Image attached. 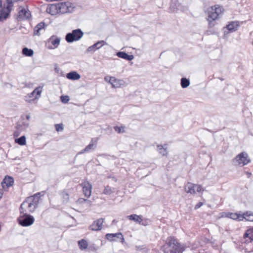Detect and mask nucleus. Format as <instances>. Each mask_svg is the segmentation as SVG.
Here are the masks:
<instances>
[{
  "mask_svg": "<svg viewBox=\"0 0 253 253\" xmlns=\"http://www.w3.org/2000/svg\"><path fill=\"white\" fill-rule=\"evenodd\" d=\"M162 250L164 253H179L182 252L180 244L175 239L171 237L167 239Z\"/></svg>",
  "mask_w": 253,
  "mask_h": 253,
  "instance_id": "nucleus-1",
  "label": "nucleus"
},
{
  "mask_svg": "<svg viewBox=\"0 0 253 253\" xmlns=\"http://www.w3.org/2000/svg\"><path fill=\"white\" fill-rule=\"evenodd\" d=\"M223 11V8L218 5L211 6L208 9V18L207 20L211 27L213 26L214 24L212 23V22L218 18Z\"/></svg>",
  "mask_w": 253,
  "mask_h": 253,
  "instance_id": "nucleus-2",
  "label": "nucleus"
},
{
  "mask_svg": "<svg viewBox=\"0 0 253 253\" xmlns=\"http://www.w3.org/2000/svg\"><path fill=\"white\" fill-rule=\"evenodd\" d=\"M17 221L20 225L27 227L34 223L35 218L32 215L26 212H24L20 214V215L17 218Z\"/></svg>",
  "mask_w": 253,
  "mask_h": 253,
  "instance_id": "nucleus-3",
  "label": "nucleus"
},
{
  "mask_svg": "<svg viewBox=\"0 0 253 253\" xmlns=\"http://www.w3.org/2000/svg\"><path fill=\"white\" fill-rule=\"evenodd\" d=\"M84 33L81 29L73 30L71 32L68 33L65 36V40L68 43L80 40L83 36Z\"/></svg>",
  "mask_w": 253,
  "mask_h": 253,
  "instance_id": "nucleus-4",
  "label": "nucleus"
},
{
  "mask_svg": "<svg viewBox=\"0 0 253 253\" xmlns=\"http://www.w3.org/2000/svg\"><path fill=\"white\" fill-rule=\"evenodd\" d=\"M250 162V160L248 157V155L246 152H242L238 154L233 160L232 163L234 165H241L243 166L247 165Z\"/></svg>",
  "mask_w": 253,
  "mask_h": 253,
  "instance_id": "nucleus-5",
  "label": "nucleus"
},
{
  "mask_svg": "<svg viewBox=\"0 0 253 253\" xmlns=\"http://www.w3.org/2000/svg\"><path fill=\"white\" fill-rule=\"evenodd\" d=\"M57 4L59 13L61 14L71 13L74 8L72 6V4L68 1L58 2Z\"/></svg>",
  "mask_w": 253,
  "mask_h": 253,
  "instance_id": "nucleus-6",
  "label": "nucleus"
},
{
  "mask_svg": "<svg viewBox=\"0 0 253 253\" xmlns=\"http://www.w3.org/2000/svg\"><path fill=\"white\" fill-rule=\"evenodd\" d=\"M37 208L33 204L31 203L28 202V201L25 200L20 205L19 211L20 213L22 214L24 212H33L35 209Z\"/></svg>",
  "mask_w": 253,
  "mask_h": 253,
  "instance_id": "nucleus-7",
  "label": "nucleus"
},
{
  "mask_svg": "<svg viewBox=\"0 0 253 253\" xmlns=\"http://www.w3.org/2000/svg\"><path fill=\"white\" fill-rule=\"evenodd\" d=\"M60 42V38L56 36H52L49 38L46 42L45 45L47 48L53 49L57 48Z\"/></svg>",
  "mask_w": 253,
  "mask_h": 253,
  "instance_id": "nucleus-8",
  "label": "nucleus"
},
{
  "mask_svg": "<svg viewBox=\"0 0 253 253\" xmlns=\"http://www.w3.org/2000/svg\"><path fill=\"white\" fill-rule=\"evenodd\" d=\"M202 190L201 186L188 182L185 186V191L187 193L195 194Z\"/></svg>",
  "mask_w": 253,
  "mask_h": 253,
  "instance_id": "nucleus-9",
  "label": "nucleus"
},
{
  "mask_svg": "<svg viewBox=\"0 0 253 253\" xmlns=\"http://www.w3.org/2000/svg\"><path fill=\"white\" fill-rule=\"evenodd\" d=\"M171 3L170 4L169 9L171 12H175L177 10L184 11L187 10V7L181 5L178 2V0H171Z\"/></svg>",
  "mask_w": 253,
  "mask_h": 253,
  "instance_id": "nucleus-10",
  "label": "nucleus"
},
{
  "mask_svg": "<svg viewBox=\"0 0 253 253\" xmlns=\"http://www.w3.org/2000/svg\"><path fill=\"white\" fill-rule=\"evenodd\" d=\"M44 194V192L42 191L41 192H38L35 194H34L33 196L29 197L27 198L25 200H26L28 202L31 203L32 204H33V205L36 207H37L39 201L40 200V197L41 196H43Z\"/></svg>",
  "mask_w": 253,
  "mask_h": 253,
  "instance_id": "nucleus-11",
  "label": "nucleus"
},
{
  "mask_svg": "<svg viewBox=\"0 0 253 253\" xmlns=\"http://www.w3.org/2000/svg\"><path fill=\"white\" fill-rule=\"evenodd\" d=\"M105 237L107 240L111 242L116 241V239H120L121 240L122 243L125 242L124 238L122 234L120 232L114 234L107 233L106 234Z\"/></svg>",
  "mask_w": 253,
  "mask_h": 253,
  "instance_id": "nucleus-12",
  "label": "nucleus"
},
{
  "mask_svg": "<svg viewBox=\"0 0 253 253\" xmlns=\"http://www.w3.org/2000/svg\"><path fill=\"white\" fill-rule=\"evenodd\" d=\"M104 221L103 218H99L95 220L89 226V229L92 231H100L102 229V225Z\"/></svg>",
  "mask_w": 253,
  "mask_h": 253,
  "instance_id": "nucleus-13",
  "label": "nucleus"
},
{
  "mask_svg": "<svg viewBox=\"0 0 253 253\" xmlns=\"http://www.w3.org/2000/svg\"><path fill=\"white\" fill-rule=\"evenodd\" d=\"M83 187V192L84 195L87 198H89L91 194V185L88 182H84L81 184Z\"/></svg>",
  "mask_w": 253,
  "mask_h": 253,
  "instance_id": "nucleus-14",
  "label": "nucleus"
},
{
  "mask_svg": "<svg viewBox=\"0 0 253 253\" xmlns=\"http://www.w3.org/2000/svg\"><path fill=\"white\" fill-rule=\"evenodd\" d=\"M18 16V20H23L29 19L31 16V13L28 9L22 8L19 10Z\"/></svg>",
  "mask_w": 253,
  "mask_h": 253,
  "instance_id": "nucleus-15",
  "label": "nucleus"
},
{
  "mask_svg": "<svg viewBox=\"0 0 253 253\" xmlns=\"http://www.w3.org/2000/svg\"><path fill=\"white\" fill-rule=\"evenodd\" d=\"M105 44H106V42L104 41H98L92 45L89 46L87 48L85 52H94L96 49H99Z\"/></svg>",
  "mask_w": 253,
  "mask_h": 253,
  "instance_id": "nucleus-16",
  "label": "nucleus"
},
{
  "mask_svg": "<svg viewBox=\"0 0 253 253\" xmlns=\"http://www.w3.org/2000/svg\"><path fill=\"white\" fill-rule=\"evenodd\" d=\"M46 11L52 15H55L59 13L57 3L48 5L46 8Z\"/></svg>",
  "mask_w": 253,
  "mask_h": 253,
  "instance_id": "nucleus-17",
  "label": "nucleus"
},
{
  "mask_svg": "<svg viewBox=\"0 0 253 253\" xmlns=\"http://www.w3.org/2000/svg\"><path fill=\"white\" fill-rule=\"evenodd\" d=\"M239 26V22L232 21L228 25H227L226 28L229 32H233L237 30Z\"/></svg>",
  "mask_w": 253,
  "mask_h": 253,
  "instance_id": "nucleus-18",
  "label": "nucleus"
},
{
  "mask_svg": "<svg viewBox=\"0 0 253 253\" xmlns=\"http://www.w3.org/2000/svg\"><path fill=\"white\" fill-rule=\"evenodd\" d=\"M117 56L127 61H131L134 58V56L132 55H128L126 52L124 51H119L116 54Z\"/></svg>",
  "mask_w": 253,
  "mask_h": 253,
  "instance_id": "nucleus-19",
  "label": "nucleus"
},
{
  "mask_svg": "<svg viewBox=\"0 0 253 253\" xmlns=\"http://www.w3.org/2000/svg\"><path fill=\"white\" fill-rule=\"evenodd\" d=\"M14 183V179L12 177L7 176L5 177L4 179L3 180V181L1 182V185L3 188L4 187V184L7 187H9L13 185Z\"/></svg>",
  "mask_w": 253,
  "mask_h": 253,
  "instance_id": "nucleus-20",
  "label": "nucleus"
},
{
  "mask_svg": "<svg viewBox=\"0 0 253 253\" xmlns=\"http://www.w3.org/2000/svg\"><path fill=\"white\" fill-rule=\"evenodd\" d=\"M45 23L43 22H40L37 25L34 29V34L35 35L40 36V31L44 29Z\"/></svg>",
  "mask_w": 253,
  "mask_h": 253,
  "instance_id": "nucleus-21",
  "label": "nucleus"
},
{
  "mask_svg": "<svg viewBox=\"0 0 253 253\" xmlns=\"http://www.w3.org/2000/svg\"><path fill=\"white\" fill-rule=\"evenodd\" d=\"M9 15V12H6L4 8L2 6L1 0H0V21L6 19Z\"/></svg>",
  "mask_w": 253,
  "mask_h": 253,
  "instance_id": "nucleus-22",
  "label": "nucleus"
},
{
  "mask_svg": "<svg viewBox=\"0 0 253 253\" xmlns=\"http://www.w3.org/2000/svg\"><path fill=\"white\" fill-rule=\"evenodd\" d=\"M243 218H241V221L245 219L246 221H253V212L251 211H247L242 214Z\"/></svg>",
  "mask_w": 253,
  "mask_h": 253,
  "instance_id": "nucleus-23",
  "label": "nucleus"
},
{
  "mask_svg": "<svg viewBox=\"0 0 253 253\" xmlns=\"http://www.w3.org/2000/svg\"><path fill=\"white\" fill-rule=\"evenodd\" d=\"M66 77L70 80H77L80 79V75L76 71H72L68 73Z\"/></svg>",
  "mask_w": 253,
  "mask_h": 253,
  "instance_id": "nucleus-24",
  "label": "nucleus"
},
{
  "mask_svg": "<svg viewBox=\"0 0 253 253\" xmlns=\"http://www.w3.org/2000/svg\"><path fill=\"white\" fill-rule=\"evenodd\" d=\"M142 217V215H138L135 214H131L130 215H128L127 218L129 219L133 220L136 222H138L140 224L141 222V218Z\"/></svg>",
  "mask_w": 253,
  "mask_h": 253,
  "instance_id": "nucleus-25",
  "label": "nucleus"
},
{
  "mask_svg": "<svg viewBox=\"0 0 253 253\" xmlns=\"http://www.w3.org/2000/svg\"><path fill=\"white\" fill-rule=\"evenodd\" d=\"M227 217L241 221V218H243L242 214H238L237 213H229L227 215Z\"/></svg>",
  "mask_w": 253,
  "mask_h": 253,
  "instance_id": "nucleus-26",
  "label": "nucleus"
},
{
  "mask_svg": "<svg viewBox=\"0 0 253 253\" xmlns=\"http://www.w3.org/2000/svg\"><path fill=\"white\" fill-rule=\"evenodd\" d=\"M122 81H120L119 80L116 79L115 77H109V81L108 82L110 83L113 87H119V84H115V83L117 82H121Z\"/></svg>",
  "mask_w": 253,
  "mask_h": 253,
  "instance_id": "nucleus-27",
  "label": "nucleus"
},
{
  "mask_svg": "<svg viewBox=\"0 0 253 253\" xmlns=\"http://www.w3.org/2000/svg\"><path fill=\"white\" fill-rule=\"evenodd\" d=\"M22 53L26 56L31 57L34 54V51L32 49L24 47L22 49Z\"/></svg>",
  "mask_w": 253,
  "mask_h": 253,
  "instance_id": "nucleus-28",
  "label": "nucleus"
},
{
  "mask_svg": "<svg viewBox=\"0 0 253 253\" xmlns=\"http://www.w3.org/2000/svg\"><path fill=\"white\" fill-rule=\"evenodd\" d=\"M180 84L182 88H186L190 85V81L187 78H182L180 81Z\"/></svg>",
  "mask_w": 253,
  "mask_h": 253,
  "instance_id": "nucleus-29",
  "label": "nucleus"
},
{
  "mask_svg": "<svg viewBox=\"0 0 253 253\" xmlns=\"http://www.w3.org/2000/svg\"><path fill=\"white\" fill-rule=\"evenodd\" d=\"M78 245L81 250H84L87 248L88 244L85 240L82 239L78 242Z\"/></svg>",
  "mask_w": 253,
  "mask_h": 253,
  "instance_id": "nucleus-30",
  "label": "nucleus"
},
{
  "mask_svg": "<svg viewBox=\"0 0 253 253\" xmlns=\"http://www.w3.org/2000/svg\"><path fill=\"white\" fill-rule=\"evenodd\" d=\"M158 150L160 154L162 156H167L168 152L167 148H164L162 145H158L157 146Z\"/></svg>",
  "mask_w": 253,
  "mask_h": 253,
  "instance_id": "nucleus-31",
  "label": "nucleus"
},
{
  "mask_svg": "<svg viewBox=\"0 0 253 253\" xmlns=\"http://www.w3.org/2000/svg\"><path fill=\"white\" fill-rule=\"evenodd\" d=\"M15 141L16 143L20 145H24L26 144V137L24 135L20 136L19 138L15 139Z\"/></svg>",
  "mask_w": 253,
  "mask_h": 253,
  "instance_id": "nucleus-32",
  "label": "nucleus"
},
{
  "mask_svg": "<svg viewBox=\"0 0 253 253\" xmlns=\"http://www.w3.org/2000/svg\"><path fill=\"white\" fill-rule=\"evenodd\" d=\"M114 188L112 189L109 186H106L104 187L103 193L105 195H110L114 192Z\"/></svg>",
  "mask_w": 253,
  "mask_h": 253,
  "instance_id": "nucleus-33",
  "label": "nucleus"
},
{
  "mask_svg": "<svg viewBox=\"0 0 253 253\" xmlns=\"http://www.w3.org/2000/svg\"><path fill=\"white\" fill-rule=\"evenodd\" d=\"M152 222V221L148 218H141V222L140 223V225H143V226H147L150 225Z\"/></svg>",
  "mask_w": 253,
  "mask_h": 253,
  "instance_id": "nucleus-34",
  "label": "nucleus"
},
{
  "mask_svg": "<svg viewBox=\"0 0 253 253\" xmlns=\"http://www.w3.org/2000/svg\"><path fill=\"white\" fill-rule=\"evenodd\" d=\"M63 198V203L64 204L67 203L69 199V195L66 192H63L62 194Z\"/></svg>",
  "mask_w": 253,
  "mask_h": 253,
  "instance_id": "nucleus-35",
  "label": "nucleus"
},
{
  "mask_svg": "<svg viewBox=\"0 0 253 253\" xmlns=\"http://www.w3.org/2000/svg\"><path fill=\"white\" fill-rule=\"evenodd\" d=\"M114 130L119 133H123L125 132V127L123 126H115L114 127Z\"/></svg>",
  "mask_w": 253,
  "mask_h": 253,
  "instance_id": "nucleus-36",
  "label": "nucleus"
},
{
  "mask_svg": "<svg viewBox=\"0 0 253 253\" xmlns=\"http://www.w3.org/2000/svg\"><path fill=\"white\" fill-rule=\"evenodd\" d=\"M94 145L92 143H89L86 147L84 149V151L89 152L91 150L94 149Z\"/></svg>",
  "mask_w": 253,
  "mask_h": 253,
  "instance_id": "nucleus-37",
  "label": "nucleus"
},
{
  "mask_svg": "<svg viewBox=\"0 0 253 253\" xmlns=\"http://www.w3.org/2000/svg\"><path fill=\"white\" fill-rule=\"evenodd\" d=\"M60 99L63 103H66L69 101L70 98L67 95H62L60 97Z\"/></svg>",
  "mask_w": 253,
  "mask_h": 253,
  "instance_id": "nucleus-38",
  "label": "nucleus"
},
{
  "mask_svg": "<svg viewBox=\"0 0 253 253\" xmlns=\"http://www.w3.org/2000/svg\"><path fill=\"white\" fill-rule=\"evenodd\" d=\"M7 12H10V7L13 6L12 1L11 0H7Z\"/></svg>",
  "mask_w": 253,
  "mask_h": 253,
  "instance_id": "nucleus-39",
  "label": "nucleus"
},
{
  "mask_svg": "<svg viewBox=\"0 0 253 253\" xmlns=\"http://www.w3.org/2000/svg\"><path fill=\"white\" fill-rule=\"evenodd\" d=\"M251 230L250 229L247 230L246 233L244 235V238H249L251 240Z\"/></svg>",
  "mask_w": 253,
  "mask_h": 253,
  "instance_id": "nucleus-40",
  "label": "nucleus"
},
{
  "mask_svg": "<svg viewBox=\"0 0 253 253\" xmlns=\"http://www.w3.org/2000/svg\"><path fill=\"white\" fill-rule=\"evenodd\" d=\"M56 130L57 131H62L63 130V127L62 124H56L55 125Z\"/></svg>",
  "mask_w": 253,
  "mask_h": 253,
  "instance_id": "nucleus-41",
  "label": "nucleus"
},
{
  "mask_svg": "<svg viewBox=\"0 0 253 253\" xmlns=\"http://www.w3.org/2000/svg\"><path fill=\"white\" fill-rule=\"evenodd\" d=\"M78 201L80 203H83L84 202H87L88 203V204H90V203H91V201H90L88 200L87 199H84V198H80L78 200Z\"/></svg>",
  "mask_w": 253,
  "mask_h": 253,
  "instance_id": "nucleus-42",
  "label": "nucleus"
},
{
  "mask_svg": "<svg viewBox=\"0 0 253 253\" xmlns=\"http://www.w3.org/2000/svg\"><path fill=\"white\" fill-rule=\"evenodd\" d=\"M35 89L37 90V91H36V93L37 94H36V96H35V98H38V96H40L41 92H42V90L40 89V87H37Z\"/></svg>",
  "mask_w": 253,
  "mask_h": 253,
  "instance_id": "nucleus-43",
  "label": "nucleus"
},
{
  "mask_svg": "<svg viewBox=\"0 0 253 253\" xmlns=\"http://www.w3.org/2000/svg\"><path fill=\"white\" fill-rule=\"evenodd\" d=\"M203 205V203L202 202L198 203L196 206H195V209H198L200 208Z\"/></svg>",
  "mask_w": 253,
  "mask_h": 253,
  "instance_id": "nucleus-44",
  "label": "nucleus"
},
{
  "mask_svg": "<svg viewBox=\"0 0 253 253\" xmlns=\"http://www.w3.org/2000/svg\"><path fill=\"white\" fill-rule=\"evenodd\" d=\"M37 91L36 89H34L30 94H29V97L32 98L34 96V94L36 93V91Z\"/></svg>",
  "mask_w": 253,
  "mask_h": 253,
  "instance_id": "nucleus-45",
  "label": "nucleus"
},
{
  "mask_svg": "<svg viewBox=\"0 0 253 253\" xmlns=\"http://www.w3.org/2000/svg\"><path fill=\"white\" fill-rule=\"evenodd\" d=\"M250 230H251V240L253 241V227L250 229Z\"/></svg>",
  "mask_w": 253,
  "mask_h": 253,
  "instance_id": "nucleus-46",
  "label": "nucleus"
},
{
  "mask_svg": "<svg viewBox=\"0 0 253 253\" xmlns=\"http://www.w3.org/2000/svg\"><path fill=\"white\" fill-rule=\"evenodd\" d=\"M135 248H136V250L138 251H141L142 250V248L140 246H136L135 247Z\"/></svg>",
  "mask_w": 253,
  "mask_h": 253,
  "instance_id": "nucleus-47",
  "label": "nucleus"
},
{
  "mask_svg": "<svg viewBox=\"0 0 253 253\" xmlns=\"http://www.w3.org/2000/svg\"><path fill=\"white\" fill-rule=\"evenodd\" d=\"M85 152H87V151H84V150H83L82 151H81L79 152L77 154V155L82 154H83V153H85Z\"/></svg>",
  "mask_w": 253,
  "mask_h": 253,
  "instance_id": "nucleus-48",
  "label": "nucleus"
},
{
  "mask_svg": "<svg viewBox=\"0 0 253 253\" xmlns=\"http://www.w3.org/2000/svg\"><path fill=\"white\" fill-rule=\"evenodd\" d=\"M26 118L28 120H29L30 119V115L29 114H27V115H26Z\"/></svg>",
  "mask_w": 253,
  "mask_h": 253,
  "instance_id": "nucleus-49",
  "label": "nucleus"
},
{
  "mask_svg": "<svg viewBox=\"0 0 253 253\" xmlns=\"http://www.w3.org/2000/svg\"><path fill=\"white\" fill-rule=\"evenodd\" d=\"M112 179L113 181H115V182H117V179L115 177H112Z\"/></svg>",
  "mask_w": 253,
  "mask_h": 253,
  "instance_id": "nucleus-50",
  "label": "nucleus"
},
{
  "mask_svg": "<svg viewBox=\"0 0 253 253\" xmlns=\"http://www.w3.org/2000/svg\"><path fill=\"white\" fill-rule=\"evenodd\" d=\"M109 77H107H107H105L104 79H105V80L106 82H108V81H109Z\"/></svg>",
  "mask_w": 253,
  "mask_h": 253,
  "instance_id": "nucleus-51",
  "label": "nucleus"
},
{
  "mask_svg": "<svg viewBox=\"0 0 253 253\" xmlns=\"http://www.w3.org/2000/svg\"><path fill=\"white\" fill-rule=\"evenodd\" d=\"M115 84H119V86H120L121 85V82H117V83H115Z\"/></svg>",
  "mask_w": 253,
  "mask_h": 253,
  "instance_id": "nucleus-52",
  "label": "nucleus"
},
{
  "mask_svg": "<svg viewBox=\"0 0 253 253\" xmlns=\"http://www.w3.org/2000/svg\"><path fill=\"white\" fill-rule=\"evenodd\" d=\"M2 195V193L1 192H0V198H1Z\"/></svg>",
  "mask_w": 253,
  "mask_h": 253,
  "instance_id": "nucleus-53",
  "label": "nucleus"
},
{
  "mask_svg": "<svg viewBox=\"0 0 253 253\" xmlns=\"http://www.w3.org/2000/svg\"><path fill=\"white\" fill-rule=\"evenodd\" d=\"M113 222H115V220H114L113 221Z\"/></svg>",
  "mask_w": 253,
  "mask_h": 253,
  "instance_id": "nucleus-54",
  "label": "nucleus"
}]
</instances>
